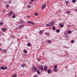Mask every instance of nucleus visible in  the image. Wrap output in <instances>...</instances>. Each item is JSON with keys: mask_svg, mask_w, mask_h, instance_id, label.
<instances>
[{"mask_svg": "<svg viewBox=\"0 0 77 77\" xmlns=\"http://www.w3.org/2000/svg\"><path fill=\"white\" fill-rule=\"evenodd\" d=\"M36 70H37L36 67L35 66H33L32 67V72H35V71H36Z\"/></svg>", "mask_w": 77, "mask_h": 77, "instance_id": "1", "label": "nucleus"}, {"mask_svg": "<svg viewBox=\"0 0 77 77\" xmlns=\"http://www.w3.org/2000/svg\"><path fill=\"white\" fill-rule=\"evenodd\" d=\"M54 21H52V22H51L49 23V24L50 26H51V27H53V26H54Z\"/></svg>", "mask_w": 77, "mask_h": 77, "instance_id": "2", "label": "nucleus"}, {"mask_svg": "<svg viewBox=\"0 0 77 77\" xmlns=\"http://www.w3.org/2000/svg\"><path fill=\"white\" fill-rule=\"evenodd\" d=\"M41 67H39V69H41V70H42V71H44V67H43V65H41Z\"/></svg>", "mask_w": 77, "mask_h": 77, "instance_id": "3", "label": "nucleus"}, {"mask_svg": "<svg viewBox=\"0 0 77 77\" xmlns=\"http://www.w3.org/2000/svg\"><path fill=\"white\" fill-rule=\"evenodd\" d=\"M7 68H8V67H0V69L1 70L2 69H3V70H5V69H6Z\"/></svg>", "mask_w": 77, "mask_h": 77, "instance_id": "4", "label": "nucleus"}, {"mask_svg": "<svg viewBox=\"0 0 77 77\" xmlns=\"http://www.w3.org/2000/svg\"><path fill=\"white\" fill-rule=\"evenodd\" d=\"M13 14H14V12L11 11L8 14V15L9 16H11V15H12Z\"/></svg>", "mask_w": 77, "mask_h": 77, "instance_id": "5", "label": "nucleus"}, {"mask_svg": "<svg viewBox=\"0 0 77 77\" xmlns=\"http://www.w3.org/2000/svg\"><path fill=\"white\" fill-rule=\"evenodd\" d=\"M28 23H30L32 25H34V23H33L32 21H28Z\"/></svg>", "mask_w": 77, "mask_h": 77, "instance_id": "6", "label": "nucleus"}, {"mask_svg": "<svg viewBox=\"0 0 77 77\" xmlns=\"http://www.w3.org/2000/svg\"><path fill=\"white\" fill-rule=\"evenodd\" d=\"M46 6V5H43L42 7V9H44V8H45Z\"/></svg>", "mask_w": 77, "mask_h": 77, "instance_id": "7", "label": "nucleus"}, {"mask_svg": "<svg viewBox=\"0 0 77 77\" xmlns=\"http://www.w3.org/2000/svg\"><path fill=\"white\" fill-rule=\"evenodd\" d=\"M19 27H22V28H23L24 27V25L23 24H22L21 25H20L19 26Z\"/></svg>", "mask_w": 77, "mask_h": 77, "instance_id": "8", "label": "nucleus"}, {"mask_svg": "<svg viewBox=\"0 0 77 77\" xmlns=\"http://www.w3.org/2000/svg\"><path fill=\"white\" fill-rule=\"evenodd\" d=\"M33 2H34V0H30V2H29V4H32V3Z\"/></svg>", "mask_w": 77, "mask_h": 77, "instance_id": "9", "label": "nucleus"}, {"mask_svg": "<svg viewBox=\"0 0 77 77\" xmlns=\"http://www.w3.org/2000/svg\"><path fill=\"white\" fill-rule=\"evenodd\" d=\"M44 69L45 71H47V66H45V67H44Z\"/></svg>", "mask_w": 77, "mask_h": 77, "instance_id": "10", "label": "nucleus"}, {"mask_svg": "<svg viewBox=\"0 0 77 77\" xmlns=\"http://www.w3.org/2000/svg\"><path fill=\"white\" fill-rule=\"evenodd\" d=\"M17 76V74H14L11 76V77H16Z\"/></svg>", "mask_w": 77, "mask_h": 77, "instance_id": "11", "label": "nucleus"}, {"mask_svg": "<svg viewBox=\"0 0 77 77\" xmlns=\"http://www.w3.org/2000/svg\"><path fill=\"white\" fill-rule=\"evenodd\" d=\"M67 33L68 34H71V31L69 30L67 31Z\"/></svg>", "mask_w": 77, "mask_h": 77, "instance_id": "12", "label": "nucleus"}, {"mask_svg": "<svg viewBox=\"0 0 77 77\" xmlns=\"http://www.w3.org/2000/svg\"><path fill=\"white\" fill-rule=\"evenodd\" d=\"M51 70L50 69H49L48 71V73H51Z\"/></svg>", "mask_w": 77, "mask_h": 77, "instance_id": "13", "label": "nucleus"}, {"mask_svg": "<svg viewBox=\"0 0 77 77\" xmlns=\"http://www.w3.org/2000/svg\"><path fill=\"white\" fill-rule=\"evenodd\" d=\"M2 51L3 52H4V53H6V52H7V50H6V49H4Z\"/></svg>", "mask_w": 77, "mask_h": 77, "instance_id": "14", "label": "nucleus"}, {"mask_svg": "<svg viewBox=\"0 0 77 77\" xmlns=\"http://www.w3.org/2000/svg\"><path fill=\"white\" fill-rule=\"evenodd\" d=\"M42 31H44V30H42L40 31L39 32V33L40 34H41V35H42V33H43V32H42Z\"/></svg>", "mask_w": 77, "mask_h": 77, "instance_id": "15", "label": "nucleus"}, {"mask_svg": "<svg viewBox=\"0 0 77 77\" xmlns=\"http://www.w3.org/2000/svg\"><path fill=\"white\" fill-rule=\"evenodd\" d=\"M27 45H28L29 47H30L31 46L30 43V42H28L27 44Z\"/></svg>", "mask_w": 77, "mask_h": 77, "instance_id": "16", "label": "nucleus"}, {"mask_svg": "<svg viewBox=\"0 0 77 77\" xmlns=\"http://www.w3.org/2000/svg\"><path fill=\"white\" fill-rule=\"evenodd\" d=\"M69 13L71 14V11H67L66 12V14H69Z\"/></svg>", "mask_w": 77, "mask_h": 77, "instance_id": "17", "label": "nucleus"}, {"mask_svg": "<svg viewBox=\"0 0 77 77\" xmlns=\"http://www.w3.org/2000/svg\"><path fill=\"white\" fill-rule=\"evenodd\" d=\"M12 18H15V14H13Z\"/></svg>", "mask_w": 77, "mask_h": 77, "instance_id": "18", "label": "nucleus"}, {"mask_svg": "<svg viewBox=\"0 0 77 77\" xmlns=\"http://www.w3.org/2000/svg\"><path fill=\"white\" fill-rule=\"evenodd\" d=\"M25 66H26V64H23L21 65V66L23 67H24Z\"/></svg>", "mask_w": 77, "mask_h": 77, "instance_id": "19", "label": "nucleus"}, {"mask_svg": "<svg viewBox=\"0 0 77 77\" xmlns=\"http://www.w3.org/2000/svg\"><path fill=\"white\" fill-rule=\"evenodd\" d=\"M53 30H55L56 29V27H55V26H53Z\"/></svg>", "mask_w": 77, "mask_h": 77, "instance_id": "20", "label": "nucleus"}, {"mask_svg": "<svg viewBox=\"0 0 77 77\" xmlns=\"http://www.w3.org/2000/svg\"><path fill=\"white\" fill-rule=\"evenodd\" d=\"M54 71L55 72H56L57 71V69H54Z\"/></svg>", "mask_w": 77, "mask_h": 77, "instance_id": "21", "label": "nucleus"}, {"mask_svg": "<svg viewBox=\"0 0 77 77\" xmlns=\"http://www.w3.org/2000/svg\"><path fill=\"white\" fill-rule=\"evenodd\" d=\"M56 31L57 32H58V33H59V32H60V30L59 29H57Z\"/></svg>", "mask_w": 77, "mask_h": 77, "instance_id": "22", "label": "nucleus"}, {"mask_svg": "<svg viewBox=\"0 0 77 77\" xmlns=\"http://www.w3.org/2000/svg\"><path fill=\"white\" fill-rule=\"evenodd\" d=\"M23 53H27V52L26 50H24L23 51Z\"/></svg>", "mask_w": 77, "mask_h": 77, "instance_id": "23", "label": "nucleus"}, {"mask_svg": "<svg viewBox=\"0 0 77 77\" xmlns=\"http://www.w3.org/2000/svg\"><path fill=\"white\" fill-rule=\"evenodd\" d=\"M3 24V22H0V26H2Z\"/></svg>", "mask_w": 77, "mask_h": 77, "instance_id": "24", "label": "nucleus"}, {"mask_svg": "<svg viewBox=\"0 0 77 77\" xmlns=\"http://www.w3.org/2000/svg\"><path fill=\"white\" fill-rule=\"evenodd\" d=\"M64 26V25H60V27H63Z\"/></svg>", "mask_w": 77, "mask_h": 77, "instance_id": "25", "label": "nucleus"}, {"mask_svg": "<svg viewBox=\"0 0 77 77\" xmlns=\"http://www.w3.org/2000/svg\"><path fill=\"white\" fill-rule=\"evenodd\" d=\"M2 30H3V31H4V32H5V30H6V28H2Z\"/></svg>", "mask_w": 77, "mask_h": 77, "instance_id": "26", "label": "nucleus"}, {"mask_svg": "<svg viewBox=\"0 0 77 77\" xmlns=\"http://www.w3.org/2000/svg\"><path fill=\"white\" fill-rule=\"evenodd\" d=\"M76 2V0H73L72 1V3H75Z\"/></svg>", "mask_w": 77, "mask_h": 77, "instance_id": "27", "label": "nucleus"}, {"mask_svg": "<svg viewBox=\"0 0 77 77\" xmlns=\"http://www.w3.org/2000/svg\"><path fill=\"white\" fill-rule=\"evenodd\" d=\"M64 35L65 36H67L68 35H67V33L66 32L64 33Z\"/></svg>", "mask_w": 77, "mask_h": 77, "instance_id": "28", "label": "nucleus"}, {"mask_svg": "<svg viewBox=\"0 0 77 77\" xmlns=\"http://www.w3.org/2000/svg\"><path fill=\"white\" fill-rule=\"evenodd\" d=\"M37 73H38V74H39L40 73V72L39 71V70H37Z\"/></svg>", "mask_w": 77, "mask_h": 77, "instance_id": "29", "label": "nucleus"}, {"mask_svg": "<svg viewBox=\"0 0 77 77\" xmlns=\"http://www.w3.org/2000/svg\"><path fill=\"white\" fill-rule=\"evenodd\" d=\"M35 15L37 16L38 15V14L37 13H35Z\"/></svg>", "mask_w": 77, "mask_h": 77, "instance_id": "30", "label": "nucleus"}, {"mask_svg": "<svg viewBox=\"0 0 77 77\" xmlns=\"http://www.w3.org/2000/svg\"><path fill=\"white\" fill-rule=\"evenodd\" d=\"M48 43L49 44H50V43H51V40H49L48 41Z\"/></svg>", "mask_w": 77, "mask_h": 77, "instance_id": "31", "label": "nucleus"}, {"mask_svg": "<svg viewBox=\"0 0 77 77\" xmlns=\"http://www.w3.org/2000/svg\"><path fill=\"white\" fill-rule=\"evenodd\" d=\"M57 65H55L54 66V68H57Z\"/></svg>", "mask_w": 77, "mask_h": 77, "instance_id": "32", "label": "nucleus"}, {"mask_svg": "<svg viewBox=\"0 0 77 77\" xmlns=\"http://www.w3.org/2000/svg\"><path fill=\"white\" fill-rule=\"evenodd\" d=\"M65 2H66V4L69 3V2H68V1H65Z\"/></svg>", "mask_w": 77, "mask_h": 77, "instance_id": "33", "label": "nucleus"}, {"mask_svg": "<svg viewBox=\"0 0 77 77\" xmlns=\"http://www.w3.org/2000/svg\"><path fill=\"white\" fill-rule=\"evenodd\" d=\"M33 77H38V75H35Z\"/></svg>", "mask_w": 77, "mask_h": 77, "instance_id": "34", "label": "nucleus"}, {"mask_svg": "<svg viewBox=\"0 0 77 77\" xmlns=\"http://www.w3.org/2000/svg\"><path fill=\"white\" fill-rule=\"evenodd\" d=\"M23 22H20L19 23L20 24H23Z\"/></svg>", "mask_w": 77, "mask_h": 77, "instance_id": "35", "label": "nucleus"}, {"mask_svg": "<svg viewBox=\"0 0 77 77\" xmlns=\"http://www.w3.org/2000/svg\"><path fill=\"white\" fill-rule=\"evenodd\" d=\"M46 26H48V27L49 26H50V24H46Z\"/></svg>", "mask_w": 77, "mask_h": 77, "instance_id": "36", "label": "nucleus"}, {"mask_svg": "<svg viewBox=\"0 0 77 77\" xmlns=\"http://www.w3.org/2000/svg\"><path fill=\"white\" fill-rule=\"evenodd\" d=\"M28 8H31L30 6L29 5H28Z\"/></svg>", "mask_w": 77, "mask_h": 77, "instance_id": "37", "label": "nucleus"}, {"mask_svg": "<svg viewBox=\"0 0 77 77\" xmlns=\"http://www.w3.org/2000/svg\"><path fill=\"white\" fill-rule=\"evenodd\" d=\"M8 6H9L7 4L6 5V8H8Z\"/></svg>", "mask_w": 77, "mask_h": 77, "instance_id": "38", "label": "nucleus"}, {"mask_svg": "<svg viewBox=\"0 0 77 77\" xmlns=\"http://www.w3.org/2000/svg\"><path fill=\"white\" fill-rule=\"evenodd\" d=\"M71 42V43H72V44L74 42V40H72Z\"/></svg>", "mask_w": 77, "mask_h": 77, "instance_id": "39", "label": "nucleus"}, {"mask_svg": "<svg viewBox=\"0 0 77 77\" xmlns=\"http://www.w3.org/2000/svg\"><path fill=\"white\" fill-rule=\"evenodd\" d=\"M20 21H22V22H23V21H23V20L22 19H21Z\"/></svg>", "mask_w": 77, "mask_h": 77, "instance_id": "40", "label": "nucleus"}, {"mask_svg": "<svg viewBox=\"0 0 77 77\" xmlns=\"http://www.w3.org/2000/svg\"><path fill=\"white\" fill-rule=\"evenodd\" d=\"M2 49L0 48V51H2Z\"/></svg>", "mask_w": 77, "mask_h": 77, "instance_id": "41", "label": "nucleus"}, {"mask_svg": "<svg viewBox=\"0 0 77 77\" xmlns=\"http://www.w3.org/2000/svg\"><path fill=\"white\" fill-rule=\"evenodd\" d=\"M11 3V1H9V3Z\"/></svg>", "mask_w": 77, "mask_h": 77, "instance_id": "42", "label": "nucleus"}, {"mask_svg": "<svg viewBox=\"0 0 77 77\" xmlns=\"http://www.w3.org/2000/svg\"><path fill=\"white\" fill-rule=\"evenodd\" d=\"M27 18H30V16H27Z\"/></svg>", "mask_w": 77, "mask_h": 77, "instance_id": "43", "label": "nucleus"}, {"mask_svg": "<svg viewBox=\"0 0 77 77\" xmlns=\"http://www.w3.org/2000/svg\"><path fill=\"white\" fill-rule=\"evenodd\" d=\"M45 35H48V34H47V33H45Z\"/></svg>", "mask_w": 77, "mask_h": 77, "instance_id": "44", "label": "nucleus"}, {"mask_svg": "<svg viewBox=\"0 0 77 77\" xmlns=\"http://www.w3.org/2000/svg\"><path fill=\"white\" fill-rule=\"evenodd\" d=\"M41 59H39V60H39V61H41Z\"/></svg>", "mask_w": 77, "mask_h": 77, "instance_id": "45", "label": "nucleus"}, {"mask_svg": "<svg viewBox=\"0 0 77 77\" xmlns=\"http://www.w3.org/2000/svg\"><path fill=\"white\" fill-rule=\"evenodd\" d=\"M75 11L77 12V9H75Z\"/></svg>", "mask_w": 77, "mask_h": 77, "instance_id": "46", "label": "nucleus"}, {"mask_svg": "<svg viewBox=\"0 0 77 77\" xmlns=\"http://www.w3.org/2000/svg\"><path fill=\"white\" fill-rule=\"evenodd\" d=\"M17 41H19V40H18V39H17Z\"/></svg>", "mask_w": 77, "mask_h": 77, "instance_id": "47", "label": "nucleus"}, {"mask_svg": "<svg viewBox=\"0 0 77 77\" xmlns=\"http://www.w3.org/2000/svg\"><path fill=\"white\" fill-rule=\"evenodd\" d=\"M4 10L3 11V12H4Z\"/></svg>", "mask_w": 77, "mask_h": 77, "instance_id": "48", "label": "nucleus"}, {"mask_svg": "<svg viewBox=\"0 0 77 77\" xmlns=\"http://www.w3.org/2000/svg\"><path fill=\"white\" fill-rule=\"evenodd\" d=\"M0 33H1V32H0Z\"/></svg>", "mask_w": 77, "mask_h": 77, "instance_id": "49", "label": "nucleus"}, {"mask_svg": "<svg viewBox=\"0 0 77 77\" xmlns=\"http://www.w3.org/2000/svg\"><path fill=\"white\" fill-rule=\"evenodd\" d=\"M66 68H67V67H66Z\"/></svg>", "mask_w": 77, "mask_h": 77, "instance_id": "50", "label": "nucleus"}]
</instances>
